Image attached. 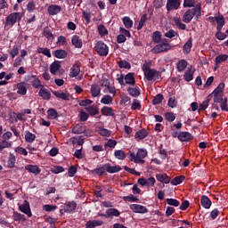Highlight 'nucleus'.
<instances>
[{
	"instance_id": "obj_1",
	"label": "nucleus",
	"mask_w": 228,
	"mask_h": 228,
	"mask_svg": "<svg viewBox=\"0 0 228 228\" xmlns=\"http://www.w3.org/2000/svg\"><path fill=\"white\" fill-rule=\"evenodd\" d=\"M193 17L196 20L202 17V4L198 3L194 8L188 9L183 16V21L185 24H190L193 20Z\"/></svg>"
},
{
	"instance_id": "obj_2",
	"label": "nucleus",
	"mask_w": 228,
	"mask_h": 228,
	"mask_svg": "<svg viewBox=\"0 0 228 228\" xmlns=\"http://www.w3.org/2000/svg\"><path fill=\"white\" fill-rule=\"evenodd\" d=\"M151 61H145L142 65L144 77L147 79V81H154L156 79H159V77H161V73L154 69H151Z\"/></svg>"
},
{
	"instance_id": "obj_3",
	"label": "nucleus",
	"mask_w": 228,
	"mask_h": 228,
	"mask_svg": "<svg viewBox=\"0 0 228 228\" xmlns=\"http://www.w3.org/2000/svg\"><path fill=\"white\" fill-rule=\"evenodd\" d=\"M147 150L139 149L136 153L134 151H129V160L134 161V163H145V158H147Z\"/></svg>"
},
{
	"instance_id": "obj_4",
	"label": "nucleus",
	"mask_w": 228,
	"mask_h": 228,
	"mask_svg": "<svg viewBox=\"0 0 228 228\" xmlns=\"http://www.w3.org/2000/svg\"><path fill=\"white\" fill-rule=\"evenodd\" d=\"M21 20L22 12H12L5 18L4 28H6V26L13 28V25L16 24L17 22H20Z\"/></svg>"
},
{
	"instance_id": "obj_5",
	"label": "nucleus",
	"mask_w": 228,
	"mask_h": 228,
	"mask_svg": "<svg viewBox=\"0 0 228 228\" xmlns=\"http://www.w3.org/2000/svg\"><path fill=\"white\" fill-rule=\"evenodd\" d=\"M94 50L99 56H107L110 54V47L102 41H98L95 44Z\"/></svg>"
},
{
	"instance_id": "obj_6",
	"label": "nucleus",
	"mask_w": 228,
	"mask_h": 228,
	"mask_svg": "<svg viewBox=\"0 0 228 228\" xmlns=\"http://www.w3.org/2000/svg\"><path fill=\"white\" fill-rule=\"evenodd\" d=\"M170 49H172V45L168 43H160L151 49V53H153V54H159V53H167L170 51Z\"/></svg>"
},
{
	"instance_id": "obj_7",
	"label": "nucleus",
	"mask_w": 228,
	"mask_h": 228,
	"mask_svg": "<svg viewBox=\"0 0 228 228\" xmlns=\"http://www.w3.org/2000/svg\"><path fill=\"white\" fill-rule=\"evenodd\" d=\"M19 209L21 213L27 215L28 218H31V216H33V214L31 213V207L29 206V201L24 200L23 204L19 206Z\"/></svg>"
},
{
	"instance_id": "obj_8",
	"label": "nucleus",
	"mask_w": 228,
	"mask_h": 228,
	"mask_svg": "<svg viewBox=\"0 0 228 228\" xmlns=\"http://www.w3.org/2000/svg\"><path fill=\"white\" fill-rule=\"evenodd\" d=\"M166 8L168 12L179 10V8H181V0H167Z\"/></svg>"
},
{
	"instance_id": "obj_9",
	"label": "nucleus",
	"mask_w": 228,
	"mask_h": 228,
	"mask_svg": "<svg viewBox=\"0 0 228 228\" xmlns=\"http://www.w3.org/2000/svg\"><path fill=\"white\" fill-rule=\"evenodd\" d=\"M130 209L133 210L134 213H140L142 215L149 213V208L147 207L138 204H131Z\"/></svg>"
},
{
	"instance_id": "obj_10",
	"label": "nucleus",
	"mask_w": 228,
	"mask_h": 228,
	"mask_svg": "<svg viewBox=\"0 0 228 228\" xmlns=\"http://www.w3.org/2000/svg\"><path fill=\"white\" fill-rule=\"evenodd\" d=\"M18 95H26L28 94V83L20 82L16 86Z\"/></svg>"
},
{
	"instance_id": "obj_11",
	"label": "nucleus",
	"mask_w": 228,
	"mask_h": 228,
	"mask_svg": "<svg viewBox=\"0 0 228 228\" xmlns=\"http://www.w3.org/2000/svg\"><path fill=\"white\" fill-rule=\"evenodd\" d=\"M156 179L159 181V183H162V184H170V182L172 181V178L165 173L157 174Z\"/></svg>"
},
{
	"instance_id": "obj_12",
	"label": "nucleus",
	"mask_w": 228,
	"mask_h": 228,
	"mask_svg": "<svg viewBox=\"0 0 228 228\" xmlns=\"http://www.w3.org/2000/svg\"><path fill=\"white\" fill-rule=\"evenodd\" d=\"M77 208V203L76 201H67L64 204V213H74Z\"/></svg>"
},
{
	"instance_id": "obj_13",
	"label": "nucleus",
	"mask_w": 228,
	"mask_h": 228,
	"mask_svg": "<svg viewBox=\"0 0 228 228\" xmlns=\"http://www.w3.org/2000/svg\"><path fill=\"white\" fill-rule=\"evenodd\" d=\"M38 95H39V97H42V99H44V101L51 100V92H49V90H47L45 87H44V86H42V87L40 88V90L38 92Z\"/></svg>"
},
{
	"instance_id": "obj_14",
	"label": "nucleus",
	"mask_w": 228,
	"mask_h": 228,
	"mask_svg": "<svg viewBox=\"0 0 228 228\" xmlns=\"http://www.w3.org/2000/svg\"><path fill=\"white\" fill-rule=\"evenodd\" d=\"M52 94H53L57 99H61V101H70V94L69 93L52 91Z\"/></svg>"
},
{
	"instance_id": "obj_15",
	"label": "nucleus",
	"mask_w": 228,
	"mask_h": 228,
	"mask_svg": "<svg viewBox=\"0 0 228 228\" xmlns=\"http://www.w3.org/2000/svg\"><path fill=\"white\" fill-rule=\"evenodd\" d=\"M25 170H28L29 174H34V175H40V172H42V169L37 165H27Z\"/></svg>"
},
{
	"instance_id": "obj_16",
	"label": "nucleus",
	"mask_w": 228,
	"mask_h": 228,
	"mask_svg": "<svg viewBox=\"0 0 228 228\" xmlns=\"http://www.w3.org/2000/svg\"><path fill=\"white\" fill-rule=\"evenodd\" d=\"M47 12L49 13V15H58V13H60V12H61V6L58 5V4H51L48 8H47Z\"/></svg>"
},
{
	"instance_id": "obj_17",
	"label": "nucleus",
	"mask_w": 228,
	"mask_h": 228,
	"mask_svg": "<svg viewBox=\"0 0 228 228\" xmlns=\"http://www.w3.org/2000/svg\"><path fill=\"white\" fill-rule=\"evenodd\" d=\"M191 47H193V40L190 37L183 46V54H190L191 53Z\"/></svg>"
},
{
	"instance_id": "obj_18",
	"label": "nucleus",
	"mask_w": 228,
	"mask_h": 228,
	"mask_svg": "<svg viewBox=\"0 0 228 228\" xmlns=\"http://www.w3.org/2000/svg\"><path fill=\"white\" fill-rule=\"evenodd\" d=\"M105 169L108 174H117V172L122 170V167L120 166H111V164L107 163L105 164Z\"/></svg>"
},
{
	"instance_id": "obj_19",
	"label": "nucleus",
	"mask_w": 228,
	"mask_h": 228,
	"mask_svg": "<svg viewBox=\"0 0 228 228\" xmlns=\"http://www.w3.org/2000/svg\"><path fill=\"white\" fill-rule=\"evenodd\" d=\"M200 204L205 209H209L213 202L207 195H203L201 196Z\"/></svg>"
},
{
	"instance_id": "obj_20",
	"label": "nucleus",
	"mask_w": 228,
	"mask_h": 228,
	"mask_svg": "<svg viewBox=\"0 0 228 228\" xmlns=\"http://www.w3.org/2000/svg\"><path fill=\"white\" fill-rule=\"evenodd\" d=\"M178 140L180 142H191V140H193V136L190 132H182L178 134Z\"/></svg>"
},
{
	"instance_id": "obj_21",
	"label": "nucleus",
	"mask_w": 228,
	"mask_h": 228,
	"mask_svg": "<svg viewBox=\"0 0 228 228\" xmlns=\"http://www.w3.org/2000/svg\"><path fill=\"white\" fill-rule=\"evenodd\" d=\"M60 69H61V62L60 61H55L50 65V72L53 76H55L57 70H59Z\"/></svg>"
},
{
	"instance_id": "obj_22",
	"label": "nucleus",
	"mask_w": 228,
	"mask_h": 228,
	"mask_svg": "<svg viewBox=\"0 0 228 228\" xmlns=\"http://www.w3.org/2000/svg\"><path fill=\"white\" fill-rule=\"evenodd\" d=\"M193 74H195V69L189 68L188 70H186L183 75V79H185L187 83H190V81L193 80Z\"/></svg>"
},
{
	"instance_id": "obj_23",
	"label": "nucleus",
	"mask_w": 228,
	"mask_h": 228,
	"mask_svg": "<svg viewBox=\"0 0 228 228\" xmlns=\"http://www.w3.org/2000/svg\"><path fill=\"white\" fill-rule=\"evenodd\" d=\"M71 44L75 45L77 49H81L83 47V41L79 38V36L74 35L71 37Z\"/></svg>"
},
{
	"instance_id": "obj_24",
	"label": "nucleus",
	"mask_w": 228,
	"mask_h": 228,
	"mask_svg": "<svg viewBox=\"0 0 228 228\" xmlns=\"http://www.w3.org/2000/svg\"><path fill=\"white\" fill-rule=\"evenodd\" d=\"M134 136L138 140H144V138H147V136H149V132L147 131V129L142 128L141 130H138L135 133Z\"/></svg>"
},
{
	"instance_id": "obj_25",
	"label": "nucleus",
	"mask_w": 228,
	"mask_h": 228,
	"mask_svg": "<svg viewBox=\"0 0 228 228\" xmlns=\"http://www.w3.org/2000/svg\"><path fill=\"white\" fill-rule=\"evenodd\" d=\"M216 22L217 24L216 29L217 31H222V28L225 26V18L223 15L216 17Z\"/></svg>"
},
{
	"instance_id": "obj_26",
	"label": "nucleus",
	"mask_w": 228,
	"mask_h": 228,
	"mask_svg": "<svg viewBox=\"0 0 228 228\" xmlns=\"http://www.w3.org/2000/svg\"><path fill=\"white\" fill-rule=\"evenodd\" d=\"M91 95L92 97H99L101 95V86L97 84L91 86Z\"/></svg>"
},
{
	"instance_id": "obj_27",
	"label": "nucleus",
	"mask_w": 228,
	"mask_h": 228,
	"mask_svg": "<svg viewBox=\"0 0 228 228\" xmlns=\"http://www.w3.org/2000/svg\"><path fill=\"white\" fill-rule=\"evenodd\" d=\"M86 111H87L91 117L99 115V108H97L95 105H89L88 107H86Z\"/></svg>"
},
{
	"instance_id": "obj_28",
	"label": "nucleus",
	"mask_w": 228,
	"mask_h": 228,
	"mask_svg": "<svg viewBox=\"0 0 228 228\" xmlns=\"http://www.w3.org/2000/svg\"><path fill=\"white\" fill-rule=\"evenodd\" d=\"M91 174H93V175H104V174H106V164H104L102 167H97L95 169L91 170Z\"/></svg>"
},
{
	"instance_id": "obj_29",
	"label": "nucleus",
	"mask_w": 228,
	"mask_h": 228,
	"mask_svg": "<svg viewBox=\"0 0 228 228\" xmlns=\"http://www.w3.org/2000/svg\"><path fill=\"white\" fill-rule=\"evenodd\" d=\"M69 56L67 51L59 49L54 51V57L58 58V60H65V58Z\"/></svg>"
},
{
	"instance_id": "obj_30",
	"label": "nucleus",
	"mask_w": 228,
	"mask_h": 228,
	"mask_svg": "<svg viewBox=\"0 0 228 228\" xmlns=\"http://www.w3.org/2000/svg\"><path fill=\"white\" fill-rule=\"evenodd\" d=\"M85 131H86V128L82 124H77L72 128V133H74V134H83V133H85Z\"/></svg>"
},
{
	"instance_id": "obj_31",
	"label": "nucleus",
	"mask_w": 228,
	"mask_h": 228,
	"mask_svg": "<svg viewBox=\"0 0 228 228\" xmlns=\"http://www.w3.org/2000/svg\"><path fill=\"white\" fill-rule=\"evenodd\" d=\"M125 81L126 85H136V80L134 78V73H128L125 76Z\"/></svg>"
},
{
	"instance_id": "obj_32",
	"label": "nucleus",
	"mask_w": 228,
	"mask_h": 228,
	"mask_svg": "<svg viewBox=\"0 0 228 228\" xmlns=\"http://www.w3.org/2000/svg\"><path fill=\"white\" fill-rule=\"evenodd\" d=\"M79 72H81V68L78 65H74L70 68L69 77H77L79 76Z\"/></svg>"
},
{
	"instance_id": "obj_33",
	"label": "nucleus",
	"mask_w": 228,
	"mask_h": 228,
	"mask_svg": "<svg viewBox=\"0 0 228 228\" xmlns=\"http://www.w3.org/2000/svg\"><path fill=\"white\" fill-rule=\"evenodd\" d=\"M173 22L175 23L178 29H182L183 31L186 29V24L181 22V18L174 17Z\"/></svg>"
},
{
	"instance_id": "obj_34",
	"label": "nucleus",
	"mask_w": 228,
	"mask_h": 228,
	"mask_svg": "<svg viewBox=\"0 0 228 228\" xmlns=\"http://www.w3.org/2000/svg\"><path fill=\"white\" fill-rule=\"evenodd\" d=\"M16 161L17 159L15 158V155H13V153H10L7 160V168H14Z\"/></svg>"
},
{
	"instance_id": "obj_35",
	"label": "nucleus",
	"mask_w": 228,
	"mask_h": 228,
	"mask_svg": "<svg viewBox=\"0 0 228 228\" xmlns=\"http://www.w3.org/2000/svg\"><path fill=\"white\" fill-rule=\"evenodd\" d=\"M12 219L14 220V222H26V216L14 211L12 215Z\"/></svg>"
},
{
	"instance_id": "obj_36",
	"label": "nucleus",
	"mask_w": 228,
	"mask_h": 228,
	"mask_svg": "<svg viewBox=\"0 0 228 228\" xmlns=\"http://www.w3.org/2000/svg\"><path fill=\"white\" fill-rule=\"evenodd\" d=\"M101 111L104 117H113L115 115L111 107H102Z\"/></svg>"
},
{
	"instance_id": "obj_37",
	"label": "nucleus",
	"mask_w": 228,
	"mask_h": 228,
	"mask_svg": "<svg viewBox=\"0 0 228 228\" xmlns=\"http://www.w3.org/2000/svg\"><path fill=\"white\" fill-rule=\"evenodd\" d=\"M188 67V61L186 60H180L176 64L178 72H183Z\"/></svg>"
},
{
	"instance_id": "obj_38",
	"label": "nucleus",
	"mask_w": 228,
	"mask_h": 228,
	"mask_svg": "<svg viewBox=\"0 0 228 228\" xmlns=\"http://www.w3.org/2000/svg\"><path fill=\"white\" fill-rule=\"evenodd\" d=\"M37 138V135H35L33 133L27 131L25 132V142L27 143H33Z\"/></svg>"
},
{
	"instance_id": "obj_39",
	"label": "nucleus",
	"mask_w": 228,
	"mask_h": 228,
	"mask_svg": "<svg viewBox=\"0 0 228 228\" xmlns=\"http://www.w3.org/2000/svg\"><path fill=\"white\" fill-rule=\"evenodd\" d=\"M224 88H225V84L220 83L217 87L213 91V95H224Z\"/></svg>"
},
{
	"instance_id": "obj_40",
	"label": "nucleus",
	"mask_w": 228,
	"mask_h": 228,
	"mask_svg": "<svg viewBox=\"0 0 228 228\" xmlns=\"http://www.w3.org/2000/svg\"><path fill=\"white\" fill-rule=\"evenodd\" d=\"M185 179H186V176L178 175V176H175L173 180H171L170 183L173 186H178V184H181Z\"/></svg>"
},
{
	"instance_id": "obj_41",
	"label": "nucleus",
	"mask_w": 228,
	"mask_h": 228,
	"mask_svg": "<svg viewBox=\"0 0 228 228\" xmlns=\"http://www.w3.org/2000/svg\"><path fill=\"white\" fill-rule=\"evenodd\" d=\"M127 92L132 97H138L140 95V87H128Z\"/></svg>"
},
{
	"instance_id": "obj_42",
	"label": "nucleus",
	"mask_w": 228,
	"mask_h": 228,
	"mask_svg": "<svg viewBox=\"0 0 228 228\" xmlns=\"http://www.w3.org/2000/svg\"><path fill=\"white\" fill-rule=\"evenodd\" d=\"M114 156L117 159L124 161V159H126V151L122 150H117L114 152Z\"/></svg>"
},
{
	"instance_id": "obj_43",
	"label": "nucleus",
	"mask_w": 228,
	"mask_h": 228,
	"mask_svg": "<svg viewBox=\"0 0 228 228\" xmlns=\"http://www.w3.org/2000/svg\"><path fill=\"white\" fill-rule=\"evenodd\" d=\"M123 24L125 26V28H126V29H131V28H133V20H131V18H129L128 16H125L123 19Z\"/></svg>"
},
{
	"instance_id": "obj_44",
	"label": "nucleus",
	"mask_w": 228,
	"mask_h": 228,
	"mask_svg": "<svg viewBox=\"0 0 228 228\" xmlns=\"http://www.w3.org/2000/svg\"><path fill=\"white\" fill-rule=\"evenodd\" d=\"M228 55L227 54H221L216 57L215 63L216 65H220V63H224V61H227Z\"/></svg>"
},
{
	"instance_id": "obj_45",
	"label": "nucleus",
	"mask_w": 228,
	"mask_h": 228,
	"mask_svg": "<svg viewBox=\"0 0 228 228\" xmlns=\"http://www.w3.org/2000/svg\"><path fill=\"white\" fill-rule=\"evenodd\" d=\"M107 216H120V212L117 208H109L106 210Z\"/></svg>"
},
{
	"instance_id": "obj_46",
	"label": "nucleus",
	"mask_w": 228,
	"mask_h": 228,
	"mask_svg": "<svg viewBox=\"0 0 228 228\" xmlns=\"http://www.w3.org/2000/svg\"><path fill=\"white\" fill-rule=\"evenodd\" d=\"M197 2L195 0H183V8H195Z\"/></svg>"
},
{
	"instance_id": "obj_47",
	"label": "nucleus",
	"mask_w": 228,
	"mask_h": 228,
	"mask_svg": "<svg viewBox=\"0 0 228 228\" xmlns=\"http://www.w3.org/2000/svg\"><path fill=\"white\" fill-rule=\"evenodd\" d=\"M152 41L155 43V44H161V32L159 31H155L153 34H152Z\"/></svg>"
},
{
	"instance_id": "obj_48",
	"label": "nucleus",
	"mask_w": 228,
	"mask_h": 228,
	"mask_svg": "<svg viewBox=\"0 0 228 228\" xmlns=\"http://www.w3.org/2000/svg\"><path fill=\"white\" fill-rule=\"evenodd\" d=\"M163 99H165L163 94H159L153 98L152 104L154 106H157V104H161V102H163Z\"/></svg>"
},
{
	"instance_id": "obj_49",
	"label": "nucleus",
	"mask_w": 228,
	"mask_h": 228,
	"mask_svg": "<svg viewBox=\"0 0 228 228\" xmlns=\"http://www.w3.org/2000/svg\"><path fill=\"white\" fill-rule=\"evenodd\" d=\"M43 35L45 37V38H47V40L54 38V36L53 35V32H51V28H49V27L44 28Z\"/></svg>"
},
{
	"instance_id": "obj_50",
	"label": "nucleus",
	"mask_w": 228,
	"mask_h": 228,
	"mask_svg": "<svg viewBox=\"0 0 228 228\" xmlns=\"http://www.w3.org/2000/svg\"><path fill=\"white\" fill-rule=\"evenodd\" d=\"M210 101L211 99L208 98L207 100L202 102V103L200 104L199 113H200V111H205V110H208Z\"/></svg>"
},
{
	"instance_id": "obj_51",
	"label": "nucleus",
	"mask_w": 228,
	"mask_h": 228,
	"mask_svg": "<svg viewBox=\"0 0 228 228\" xmlns=\"http://www.w3.org/2000/svg\"><path fill=\"white\" fill-rule=\"evenodd\" d=\"M47 116L49 117V118H52V119H56L59 117L58 111L54 109L48 110Z\"/></svg>"
},
{
	"instance_id": "obj_52",
	"label": "nucleus",
	"mask_w": 228,
	"mask_h": 228,
	"mask_svg": "<svg viewBox=\"0 0 228 228\" xmlns=\"http://www.w3.org/2000/svg\"><path fill=\"white\" fill-rule=\"evenodd\" d=\"M37 9V4L33 1H29L27 4V11L28 13H33L35 10Z\"/></svg>"
},
{
	"instance_id": "obj_53",
	"label": "nucleus",
	"mask_w": 228,
	"mask_h": 228,
	"mask_svg": "<svg viewBox=\"0 0 228 228\" xmlns=\"http://www.w3.org/2000/svg\"><path fill=\"white\" fill-rule=\"evenodd\" d=\"M52 174H61V172H65V168L61 166H53L51 167Z\"/></svg>"
},
{
	"instance_id": "obj_54",
	"label": "nucleus",
	"mask_w": 228,
	"mask_h": 228,
	"mask_svg": "<svg viewBox=\"0 0 228 228\" xmlns=\"http://www.w3.org/2000/svg\"><path fill=\"white\" fill-rule=\"evenodd\" d=\"M98 133L101 136H111V130H108L104 127H100Z\"/></svg>"
},
{
	"instance_id": "obj_55",
	"label": "nucleus",
	"mask_w": 228,
	"mask_h": 228,
	"mask_svg": "<svg viewBox=\"0 0 228 228\" xmlns=\"http://www.w3.org/2000/svg\"><path fill=\"white\" fill-rule=\"evenodd\" d=\"M98 32L101 37H106L108 35V28L103 24L98 26Z\"/></svg>"
},
{
	"instance_id": "obj_56",
	"label": "nucleus",
	"mask_w": 228,
	"mask_h": 228,
	"mask_svg": "<svg viewBox=\"0 0 228 228\" xmlns=\"http://www.w3.org/2000/svg\"><path fill=\"white\" fill-rule=\"evenodd\" d=\"M118 65L119 67V69H131V63H129L127 61H120L118 62Z\"/></svg>"
},
{
	"instance_id": "obj_57",
	"label": "nucleus",
	"mask_w": 228,
	"mask_h": 228,
	"mask_svg": "<svg viewBox=\"0 0 228 228\" xmlns=\"http://www.w3.org/2000/svg\"><path fill=\"white\" fill-rule=\"evenodd\" d=\"M112 102L113 97H111L110 95H104L101 100L102 104H111Z\"/></svg>"
},
{
	"instance_id": "obj_58",
	"label": "nucleus",
	"mask_w": 228,
	"mask_h": 228,
	"mask_svg": "<svg viewBox=\"0 0 228 228\" xmlns=\"http://www.w3.org/2000/svg\"><path fill=\"white\" fill-rule=\"evenodd\" d=\"M164 37H166V38H174V37H179V33L171 28L165 33Z\"/></svg>"
},
{
	"instance_id": "obj_59",
	"label": "nucleus",
	"mask_w": 228,
	"mask_h": 228,
	"mask_svg": "<svg viewBox=\"0 0 228 228\" xmlns=\"http://www.w3.org/2000/svg\"><path fill=\"white\" fill-rule=\"evenodd\" d=\"M12 147V142L3 139L0 142V151H3L4 149H10Z\"/></svg>"
},
{
	"instance_id": "obj_60",
	"label": "nucleus",
	"mask_w": 228,
	"mask_h": 228,
	"mask_svg": "<svg viewBox=\"0 0 228 228\" xmlns=\"http://www.w3.org/2000/svg\"><path fill=\"white\" fill-rule=\"evenodd\" d=\"M131 110H133V111L136 110H142V103H140V101L134 99L132 103Z\"/></svg>"
},
{
	"instance_id": "obj_61",
	"label": "nucleus",
	"mask_w": 228,
	"mask_h": 228,
	"mask_svg": "<svg viewBox=\"0 0 228 228\" xmlns=\"http://www.w3.org/2000/svg\"><path fill=\"white\" fill-rule=\"evenodd\" d=\"M167 203L169 205V206H174L175 208H179L180 206V202L179 200H175V199H167Z\"/></svg>"
},
{
	"instance_id": "obj_62",
	"label": "nucleus",
	"mask_w": 228,
	"mask_h": 228,
	"mask_svg": "<svg viewBox=\"0 0 228 228\" xmlns=\"http://www.w3.org/2000/svg\"><path fill=\"white\" fill-rule=\"evenodd\" d=\"M43 209L44 211L52 212L56 211V209H58V207L56 205H45L43 206Z\"/></svg>"
},
{
	"instance_id": "obj_63",
	"label": "nucleus",
	"mask_w": 228,
	"mask_h": 228,
	"mask_svg": "<svg viewBox=\"0 0 228 228\" xmlns=\"http://www.w3.org/2000/svg\"><path fill=\"white\" fill-rule=\"evenodd\" d=\"M165 118L167 120V122H174V120H175V115L174 112H167L165 114Z\"/></svg>"
},
{
	"instance_id": "obj_64",
	"label": "nucleus",
	"mask_w": 228,
	"mask_h": 228,
	"mask_svg": "<svg viewBox=\"0 0 228 228\" xmlns=\"http://www.w3.org/2000/svg\"><path fill=\"white\" fill-rule=\"evenodd\" d=\"M227 97L223 98V101L220 104L222 111H228V106H227Z\"/></svg>"
}]
</instances>
